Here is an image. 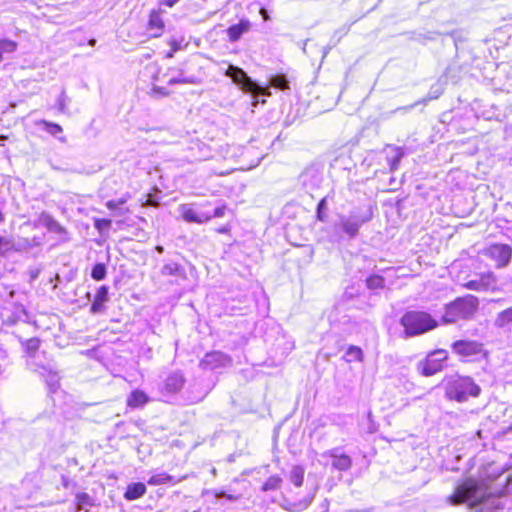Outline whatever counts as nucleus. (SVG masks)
Instances as JSON below:
<instances>
[{"instance_id": "1", "label": "nucleus", "mask_w": 512, "mask_h": 512, "mask_svg": "<svg viewBox=\"0 0 512 512\" xmlns=\"http://www.w3.org/2000/svg\"><path fill=\"white\" fill-rule=\"evenodd\" d=\"M512 495V475L502 472L493 483L486 484L469 479L459 484L448 497L452 505L468 503L472 512H492L504 509Z\"/></svg>"}, {"instance_id": "2", "label": "nucleus", "mask_w": 512, "mask_h": 512, "mask_svg": "<svg viewBox=\"0 0 512 512\" xmlns=\"http://www.w3.org/2000/svg\"><path fill=\"white\" fill-rule=\"evenodd\" d=\"M401 325L407 337L424 334L435 329L438 322L428 312L425 311H408L400 319Z\"/></svg>"}, {"instance_id": "3", "label": "nucleus", "mask_w": 512, "mask_h": 512, "mask_svg": "<svg viewBox=\"0 0 512 512\" xmlns=\"http://www.w3.org/2000/svg\"><path fill=\"white\" fill-rule=\"evenodd\" d=\"M481 388L474 380L466 376H454L447 380L445 384V395L450 400L465 402L469 397H477Z\"/></svg>"}, {"instance_id": "4", "label": "nucleus", "mask_w": 512, "mask_h": 512, "mask_svg": "<svg viewBox=\"0 0 512 512\" xmlns=\"http://www.w3.org/2000/svg\"><path fill=\"white\" fill-rule=\"evenodd\" d=\"M478 308V299L467 295L459 297L445 306L443 322L445 324L456 323L459 320L469 319Z\"/></svg>"}, {"instance_id": "5", "label": "nucleus", "mask_w": 512, "mask_h": 512, "mask_svg": "<svg viewBox=\"0 0 512 512\" xmlns=\"http://www.w3.org/2000/svg\"><path fill=\"white\" fill-rule=\"evenodd\" d=\"M225 76L232 79V81L240 87V89L246 93L251 94L254 98L262 95L268 97L271 95L269 87H262L257 82L252 80L251 77L240 67L234 65H228V68L224 72Z\"/></svg>"}, {"instance_id": "6", "label": "nucleus", "mask_w": 512, "mask_h": 512, "mask_svg": "<svg viewBox=\"0 0 512 512\" xmlns=\"http://www.w3.org/2000/svg\"><path fill=\"white\" fill-rule=\"evenodd\" d=\"M372 215L371 209L364 211L361 209L353 210L348 215H341L339 217L338 227L350 239H353L358 235L361 226L372 219Z\"/></svg>"}, {"instance_id": "7", "label": "nucleus", "mask_w": 512, "mask_h": 512, "mask_svg": "<svg viewBox=\"0 0 512 512\" xmlns=\"http://www.w3.org/2000/svg\"><path fill=\"white\" fill-rule=\"evenodd\" d=\"M447 357V351L442 349L435 350L428 354L425 361L418 364V369L421 371L422 375L432 376L443 369Z\"/></svg>"}, {"instance_id": "8", "label": "nucleus", "mask_w": 512, "mask_h": 512, "mask_svg": "<svg viewBox=\"0 0 512 512\" xmlns=\"http://www.w3.org/2000/svg\"><path fill=\"white\" fill-rule=\"evenodd\" d=\"M231 364L232 359L229 355L221 351H212L205 354L203 359L200 361L199 366L203 370H215L231 366Z\"/></svg>"}, {"instance_id": "9", "label": "nucleus", "mask_w": 512, "mask_h": 512, "mask_svg": "<svg viewBox=\"0 0 512 512\" xmlns=\"http://www.w3.org/2000/svg\"><path fill=\"white\" fill-rule=\"evenodd\" d=\"M485 255L495 261L497 268H502L508 265L512 256V249L506 244H494L485 250Z\"/></svg>"}, {"instance_id": "10", "label": "nucleus", "mask_w": 512, "mask_h": 512, "mask_svg": "<svg viewBox=\"0 0 512 512\" xmlns=\"http://www.w3.org/2000/svg\"><path fill=\"white\" fill-rule=\"evenodd\" d=\"M300 182L307 192H312L321 186L323 173L318 167L310 166L300 175Z\"/></svg>"}, {"instance_id": "11", "label": "nucleus", "mask_w": 512, "mask_h": 512, "mask_svg": "<svg viewBox=\"0 0 512 512\" xmlns=\"http://www.w3.org/2000/svg\"><path fill=\"white\" fill-rule=\"evenodd\" d=\"M452 350L460 356L471 357L481 354L483 345L474 340H458L452 344Z\"/></svg>"}, {"instance_id": "12", "label": "nucleus", "mask_w": 512, "mask_h": 512, "mask_svg": "<svg viewBox=\"0 0 512 512\" xmlns=\"http://www.w3.org/2000/svg\"><path fill=\"white\" fill-rule=\"evenodd\" d=\"M185 378L181 372L170 373L163 382L162 393L167 395L176 394L183 388Z\"/></svg>"}, {"instance_id": "13", "label": "nucleus", "mask_w": 512, "mask_h": 512, "mask_svg": "<svg viewBox=\"0 0 512 512\" xmlns=\"http://www.w3.org/2000/svg\"><path fill=\"white\" fill-rule=\"evenodd\" d=\"M494 326L502 333L512 338V306L496 314Z\"/></svg>"}, {"instance_id": "14", "label": "nucleus", "mask_w": 512, "mask_h": 512, "mask_svg": "<svg viewBox=\"0 0 512 512\" xmlns=\"http://www.w3.org/2000/svg\"><path fill=\"white\" fill-rule=\"evenodd\" d=\"M182 218L189 223L203 224L210 221V217L207 213L199 212L194 209L191 205L180 206Z\"/></svg>"}, {"instance_id": "15", "label": "nucleus", "mask_w": 512, "mask_h": 512, "mask_svg": "<svg viewBox=\"0 0 512 512\" xmlns=\"http://www.w3.org/2000/svg\"><path fill=\"white\" fill-rule=\"evenodd\" d=\"M38 224L45 227L49 232L55 233L61 237L67 235L66 229L47 212H42L39 215Z\"/></svg>"}, {"instance_id": "16", "label": "nucleus", "mask_w": 512, "mask_h": 512, "mask_svg": "<svg viewBox=\"0 0 512 512\" xmlns=\"http://www.w3.org/2000/svg\"><path fill=\"white\" fill-rule=\"evenodd\" d=\"M332 458V467L339 471H347L352 466V459L350 456L340 453L338 448L326 452Z\"/></svg>"}, {"instance_id": "17", "label": "nucleus", "mask_w": 512, "mask_h": 512, "mask_svg": "<svg viewBox=\"0 0 512 512\" xmlns=\"http://www.w3.org/2000/svg\"><path fill=\"white\" fill-rule=\"evenodd\" d=\"M251 22L248 19H241L237 24L230 26L226 33L230 42H237L244 34L251 29Z\"/></svg>"}, {"instance_id": "18", "label": "nucleus", "mask_w": 512, "mask_h": 512, "mask_svg": "<svg viewBox=\"0 0 512 512\" xmlns=\"http://www.w3.org/2000/svg\"><path fill=\"white\" fill-rule=\"evenodd\" d=\"M148 30L153 37H159L164 30V22L160 11L153 10L148 21Z\"/></svg>"}, {"instance_id": "19", "label": "nucleus", "mask_w": 512, "mask_h": 512, "mask_svg": "<svg viewBox=\"0 0 512 512\" xmlns=\"http://www.w3.org/2000/svg\"><path fill=\"white\" fill-rule=\"evenodd\" d=\"M39 374L44 378L51 392H55L58 389L60 377L57 372L52 370L51 367L42 366Z\"/></svg>"}, {"instance_id": "20", "label": "nucleus", "mask_w": 512, "mask_h": 512, "mask_svg": "<svg viewBox=\"0 0 512 512\" xmlns=\"http://www.w3.org/2000/svg\"><path fill=\"white\" fill-rule=\"evenodd\" d=\"M146 485L142 482L130 483L124 493V498L128 501L137 500L146 494Z\"/></svg>"}, {"instance_id": "21", "label": "nucleus", "mask_w": 512, "mask_h": 512, "mask_svg": "<svg viewBox=\"0 0 512 512\" xmlns=\"http://www.w3.org/2000/svg\"><path fill=\"white\" fill-rule=\"evenodd\" d=\"M108 301V287L107 286H101L95 295V298L92 302L90 311L93 314H97L102 312L103 305L105 302Z\"/></svg>"}, {"instance_id": "22", "label": "nucleus", "mask_w": 512, "mask_h": 512, "mask_svg": "<svg viewBox=\"0 0 512 512\" xmlns=\"http://www.w3.org/2000/svg\"><path fill=\"white\" fill-rule=\"evenodd\" d=\"M149 402L148 395L141 390H134L127 398V405L131 408H141Z\"/></svg>"}, {"instance_id": "23", "label": "nucleus", "mask_w": 512, "mask_h": 512, "mask_svg": "<svg viewBox=\"0 0 512 512\" xmlns=\"http://www.w3.org/2000/svg\"><path fill=\"white\" fill-rule=\"evenodd\" d=\"M185 400L190 404H195L202 401L208 394V392L204 389H199L198 384H194L188 388L186 391Z\"/></svg>"}, {"instance_id": "24", "label": "nucleus", "mask_w": 512, "mask_h": 512, "mask_svg": "<svg viewBox=\"0 0 512 512\" xmlns=\"http://www.w3.org/2000/svg\"><path fill=\"white\" fill-rule=\"evenodd\" d=\"M161 274L164 276H177L180 278H185L186 276L184 267L176 262L164 264L161 268Z\"/></svg>"}, {"instance_id": "25", "label": "nucleus", "mask_w": 512, "mask_h": 512, "mask_svg": "<svg viewBox=\"0 0 512 512\" xmlns=\"http://www.w3.org/2000/svg\"><path fill=\"white\" fill-rule=\"evenodd\" d=\"M389 152L387 156L388 164L391 171L398 169L399 163L404 156V152L399 147L388 146Z\"/></svg>"}, {"instance_id": "26", "label": "nucleus", "mask_w": 512, "mask_h": 512, "mask_svg": "<svg viewBox=\"0 0 512 512\" xmlns=\"http://www.w3.org/2000/svg\"><path fill=\"white\" fill-rule=\"evenodd\" d=\"M181 479L175 480L174 476L166 473V472H160L157 474L152 475L149 480L148 484L152 486H158L166 483H178Z\"/></svg>"}, {"instance_id": "27", "label": "nucleus", "mask_w": 512, "mask_h": 512, "mask_svg": "<svg viewBox=\"0 0 512 512\" xmlns=\"http://www.w3.org/2000/svg\"><path fill=\"white\" fill-rule=\"evenodd\" d=\"M40 124L44 126V130L50 135L57 137L62 143L66 142V138L64 136H59L62 134L63 129L57 123H52L46 120H41Z\"/></svg>"}, {"instance_id": "28", "label": "nucleus", "mask_w": 512, "mask_h": 512, "mask_svg": "<svg viewBox=\"0 0 512 512\" xmlns=\"http://www.w3.org/2000/svg\"><path fill=\"white\" fill-rule=\"evenodd\" d=\"M305 469L300 465H295L289 472V480L296 487H301L304 481Z\"/></svg>"}, {"instance_id": "29", "label": "nucleus", "mask_w": 512, "mask_h": 512, "mask_svg": "<svg viewBox=\"0 0 512 512\" xmlns=\"http://www.w3.org/2000/svg\"><path fill=\"white\" fill-rule=\"evenodd\" d=\"M314 497H315V493H311V494L307 495L306 497H304L301 501H299L297 503L290 504V506L286 507V509L289 511H293V512L303 511L310 506Z\"/></svg>"}, {"instance_id": "30", "label": "nucleus", "mask_w": 512, "mask_h": 512, "mask_svg": "<svg viewBox=\"0 0 512 512\" xmlns=\"http://www.w3.org/2000/svg\"><path fill=\"white\" fill-rule=\"evenodd\" d=\"M269 87H274L280 90L289 89V81L284 74L273 75L269 79Z\"/></svg>"}, {"instance_id": "31", "label": "nucleus", "mask_w": 512, "mask_h": 512, "mask_svg": "<svg viewBox=\"0 0 512 512\" xmlns=\"http://www.w3.org/2000/svg\"><path fill=\"white\" fill-rule=\"evenodd\" d=\"M282 478L278 475L270 476L262 485L261 490L264 492L278 490L282 484Z\"/></svg>"}, {"instance_id": "32", "label": "nucleus", "mask_w": 512, "mask_h": 512, "mask_svg": "<svg viewBox=\"0 0 512 512\" xmlns=\"http://www.w3.org/2000/svg\"><path fill=\"white\" fill-rule=\"evenodd\" d=\"M484 291L494 289L496 286V277L492 272L481 274L480 277Z\"/></svg>"}, {"instance_id": "33", "label": "nucleus", "mask_w": 512, "mask_h": 512, "mask_svg": "<svg viewBox=\"0 0 512 512\" xmlns=\"http://www.w3.org/2000/svg\"><path fill=\"white\" fill-rule=\"evenodd\" d=\"M92 498L85 492L78 493L76 495V504L79 510L85 509L86 507L92 506Z\"/></svg>"}, {"instance_id": "34", "label": "nucleus", "mask_w": 512, "mask_h": 512, "mask_svg": "<svg viewBox=\"0 0 512 512\" xmlns=\"http://www.w3.org/2000/svg\"><path fill=\"white\" fill-rule=\"evenodd\" d=\"M362 355V350L359 347L350 346L346 351V361H361Z\"/></svg>"}, {"instance_id": "35", "label": "nucleus", "mask_w": 512, "mask_h": 512, "mask_svg": "<svg viewBox=\"0 0 512 512\" xmlns=\"http://www.w3.org/2000/svg\"><path fill=\"white\" fill-rule=\"evenodd\" d=\"M106 276V266L103 263H97L94 265L91 271V277L94 280H103Z\"/></svg>"}, {"instance_id": "36", "label": "nucleus", "mask_w": 512, "mask_h": 512, "mask_svg": "<svg viewBox=\"0 0 512 512\" xmlns=\"http://www.w3.org/2000/svg\"><path fill=\"white\" fill-rule=\"evenodd\" d=\"M385 280L382 276L372 275L366 280L369 289H379L384 286Z\"/></svg>"}, {"instance_id": "37", "label": "nucleus", "mask_w": 512, "mask_h": 512, "mask_svg": "<svg viewBox=\"0 0 512 512\" xmlns=\"http://www.w3.org/2000/svg\"><path fill=\"white\" fill-rule=\"evenodd\" d=\"M40 340L38 338H31L25 341L24 347L26 352L33 356L39 349Z\"/></svg>"}, {"instance_id": "38", "label": "nucleus", "mask_w": 512, "mask_h": 512, "mask_svg": "<svg viewBox=\"0 0 512 512\" xmlns=\"http://www.w3.org/2000/svg\"><path fill=\"white\" fill-rule=\"evenodd\" d=\"M16 48H17V43L12 40L4 39V40L0 41V53L2 56L4 53L14 52L16 50Z\"/></svg>"}, {"instance_id": "39", "label": "nucleus", "mask_w": 512, "mask_h": 512, "mask_svg": "<svg viewBox=\"0 0 512 512\" xmlns=\"http://www.w3.org/2000/svg\"><path fill=\"white\" fill-rule=\"evenodd\" d=\"M68 103H69V98L66 95L65 91L62 90V92L60 93L59 97L56 100V106H57L58 110L61 113H66L68 110L67 109Z\"/></svg>"}, {"instance_id": "40", "label": "nucleus", "mask_w": 512, "mask_h": 512, "mask_svg": "<svg viewBox=\"0 0 512 512\" xmlns=\"http://www.w3.org/2000/svg\"><path fill=\"white\" fill-rule=\"evenodd\" d=\"M327 199L326 197L322 198L317 205V219L320 221H325L326 219V211H327Z\"/></svg>"}, {"instance_id": "41", "label": "nucleus", "mask_w": 512, "mask_h": 512, "mask_svg": "<svg viewBox=\"0 0 512 512\" xmlns=\"http://www.w3.org/2000/svg\"><path fill=\"white\" fill-rule=\"evenodd\" d=\"M465 287L470 289V290L484 291V288L482 287V283H481V279L480 278L467 282L465 284Z\"/></svg>"}, {"instance_id": "42", "label": "nucleus", "mask_w": 512, "mask_h": 512, "mask_svg": "<svg viewBox=\"0 0 512 512\" xmlns=\"http://www.w3.org/2000/svg\"><path fill=\"white\" fill-rule=\"evenodd\" d=\"M180 83H190V84H192V83H195V80H194V77H189V78L178 77V78H171L168 81L169 85L180 84Z\"/></svg>"}, {"instance_id": "43", "label": "nucleus", "mask_w": 512, "mask_h": 512, "mask_svg": "<svg viewBox=\"0 0 512 512\" xmlns=\"http://www.w3.org/2000/svg\"><path fill=\"white\" fill-rule=\"evenodd\" d=\"M126 202L125 199H119V200H109L106 203V206L110 210H118L121 205H123Z\"/></svg>"}, {"instance_id": "44", "label": "nucleus", "mask_w": 512, "mask_h": 512, "mask_svg": "<svg viewBox=\"0 0 512 512\" xmlns=\"http://www.w3.org/2000/svg\"><path fill=\"white\" fill-rule=\"evenodd\" d=\"M225 211H226V206L225 205H222V206H219V207L215 208L212 214H208L209 217H210V220L212 218H221V217H223L225 215Z\"/></svg>"}, {"instance_id": "45", "label": "nucleus", "mask_w": 512, "mask_h": 512, "mask_svg": "<svg viewBox=\"0 0 512 512\" xmlns=\"http://www.w3.org/2000/svg\"><path fill=\"white\" fill-rule=\"evenodd\" d=\"M213 494H214V496H215L216 498H226V499H228V500H230V501H236V500L238 499V497H236V496H234V495H232V494H227V493H225L224 491H216V490H215V491L213 492Z\"/></svg>"}, {"instance_id": "46", "label": "nucleus", "mask_w": 512, "mask_h": 512, "mask_svg": "<svg viewBox=\"0 0 512 512\" xmlns=\"http://www.w3.org/2000/svg\"><path fill=\"white\" fill-rule=\"evenodd\" d=\"M110 224H111V220H108V219L95 220V227L99 230L103 229L104 227H109Z\"/></svg>"}, {"instance_id": "47", "label": "nucleus", "mask_w": 512, "mask_h": 512, "mask_svg": "<svg viewBox=\"0 0 512 512\" xmlns=\"http://www.w3.org/2000/svg\"><path fill=\"white\" fill-rule=\"evenodd\" d=\"M180 0H161L159 2L160 5L166 6V7H173L176 3H178Z\"/></svg>"}, {"instance_id": "48", "label": "nucleus", "mask_w": 512, "mask_h": 512, "mask_svg": "<svg viewBox=\"0 0 512 512\" xmlns=\"http://www.w3.org/2000/svg\"><path fill=\"white\" fill-rule=\"evenodd\" d=\"M170 45L172 47L173 52H176L181 48V43H179L175 39L171 40Z\"/></svg>"}, {"instance_id": "49", "label": "nucleus", "mask_w": 512, "mask_h": 512, "mask_svg": "<svg viewBox=\"0 0 512 512\" xmlns=\"http://www.w3.org/2000/svg\"><path fill=\"white\" fill-rule=\"evenodd\" d=\"M260 14L264 21H268L270 19L268 11L265 8L260 9Z\"/></svg>"}, {"instance_id": "50", "label": "nucleus", "mask_w": 512, "mask_h": 512, "mask_svg": "<svg viewBox=\"0 0 512 512\" xmlns=\"http://www.w3.org/2000/svg\"><path fill=\"white\" fill-rule=\"evenodd\" d=\"M153 92L154 93H160L162 95H167V93L164 91L163 88L157 87V86L153 87Z\"/></svg>"}, {"instance_id": "51", "label": "nucleus", "mask_w": 512, "mask_h": 512, "mask_svg": "<svg viewBox=\"0 0 512 512\" xmlns=\"http://www.w3.org/2000/svg\"><path fill=\"white\" fill-rule=\"evenodd\" d=\"M88 44H89L90 46H94V45L96 44V40H95V39H90V40H89V42H88Z\"/></svg>"}, {"instance_id": "52", "label": "nucleus", "mask_w": 512, "mask_h": 512, "mask_svg": "<svg viewBox=\"0 0 512 512\" xmlns=\"http://www.w3.org/2000/svg\"><path fill=\"white\" fill-rule=\"evenodd\" d=\"M156 250H157L159 253H162V252H163V247H162V246H157V247H156Z\"/></svg>"}, {"instance_id": "53", "label": "nucleus", "mask_w": 512, "mask_h": 512, "mask_svg": "<svg viewBox=\"0 0 512 512\" xmlns=\"http://www.w3.org/2000/svg\"><path fill=\"white\" fill-rule=\"evenodd\" d=\"M173 53H174L173 50H171L169 53H167V57H169V58L173 57Z\"/></svg>"}, {"instance_id": "54", "label": "nucleus", "mask_w": 512, "mask_h": 512, "mask_svg": "<svg viewBox=\"0 0 512 512\" xmlns=\"http://www.w3.org/2000/svg\"><path fill=\"white\" fill-rule=\"evenodd\" d=\"M3 220V215H2V212L0 211V221Z\"/></svg>"}, {"instance_id": "55", "label": "nucleus", "mask_w": 512, "mask_h": 512, "mask_svg": "<svg viewBox=\"0 0 512 512\" xmlns=\"http://www.w3.org/2000/svg\"><path fill=\"white\" fill-rule=\"evenodd\" d=\"M260 160H261V159H258V161L256 162V164H255L254 166H257V165H259V163H260Z\"/></svg>"}]
</instances>
